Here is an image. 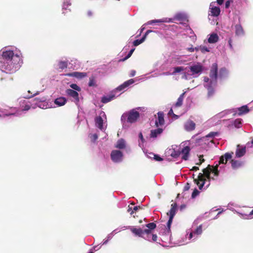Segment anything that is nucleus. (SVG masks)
Listing matches in <instances>:
<instances>
[{"label":"nucleus","mask_w":253,"mask_h":253,"mask_svg":"<svg viewBox=\"0 0 253 253\" xmlns=\"http://www.w3.org/2000/svg\"><path fill=\"white\" fill-rule=\"evenodd\" d=\"M21 53L15 47H5L0 50V69L3 72L12 74L21 66Z\"/></svg>","instance_id":"nucleus-1"},{"label":"nucleus","mask_w":253,"mask_h":253,"mask_svg":"<svg viewBox=\"0 0 253 253\" xmlns=\"http://www.w3.org/2000/svg\"><path fill=\"white\" fill-rule=\"evenodd\" d=\"M218 66L216 63H213L211 67L210 77H204V86L207 89L208 96L209 97L212 96L214 93V88L217 84V79L218 77L220 79L225 78L228 75V71L225 68H222L219 70V74H217Z\"/></svg>","instance_id":"nucleus-2"},{"label":"nucleus","mask_w":253,"mask_h":253,"mask_svg":"<svg viewBox=\"0 0 253 253\" xmlns=\"http://www.w3.org/2000/svg\"><path fill=\"white\" fill-rule=\"evenodd\" d=\"M203 173H199L197 178H194V181L198 186L200 190L207 189L210 186V180H214V176L217 177L219 175L218 166L211 167L209 165L202 170Z\"/></svg>","instance_id":"nucleus-3"},{"label":"nucleus","mask_w":253,"mask_h":253,"mask_svg":"<svg viewBox=\"0 0 253 253\" xmlns=\"http://www.w3.org/2000/svg\"><path fill=\"white\" fill-rule=\"evenodd\" d=\"M134 83V81L133 79H130L125 82L123 84H121L118 87H117L115 90H114V91L112 92L111 94L103 96L101 99V102L105 104L112 101L116 98V94H115V92L117 91L120 92L125 90L128 86Z\"/></svg>","instance_id":"nucleus-4"},{"label":"nucleus","mask_w":253,"mask_h":253,"mask_svg":"<svg viewBox=\"0 0 253 253\" xmlns=\"http://www.w3.org/2000/svg\"><path fill=\"white\" fill-rule=\"evenodd\" d=\"M138 108L133 109L128 112L124 113L121 116V120L123 124V127H125V124L127 122L130 124L135 123L140 117L139 112L137 111Z\"/></svg>","instance_id":"nucleus-5"},{"label":"nucleus","mask_w":253,"mask_h":253,"mask_svg":"<svg viewBox=\"0 0 253 253\" xmlns=\"http://www.w3.org/2000/svg\"><path fill=\"white\" fill-rule=\"evenodd\" d=\"M237 110H238V114L239 116H241L243 114H247L250 111L247 105H244L237 109H231L224 110L219 113L218 114H216L214 116V118L220 119L231 113L233 114V116H235L237 113Z\"/></svg>","instance_id":"nucleus-6"},{"label":"nucleus","mask_w":253,"mask_h":253,"mask_svg":"<svg viewBox=\"0 0 253 253\" xmlns=\"http://www.w3.org/2000/svg\"><path fill=\"white\" fill-rule=\"evenodd\" d=\"M122 228L124 229H129L132 233L135 236L141 237L147 241L151 242L152 232L145 233L144 231H142V228H136L134 226H124Z\"/></svg>","instance_id":"nucleus-7"},{"label":"nucleus","mask_w":253,"mask_h":253,"mask_svg":"<svg viewBox=\"0 0 253 253\" xmlns=\"http://www.w3.org/2000/svg\"><path fill=\"white\" fill-rule=\"evenodd\" d=\"M187 234L188 236V239L191 240L192 241H195L198 238L199 236L201 235L203 232L202 225H200L196 228V229L193 231H191V229H188L187 231Z\"/></svg>","instance_id":"nucleus-8"},{"label":"nucleus","mask_w":253,"mask_h":253,"mask_svg":"<svg viewBox=\"0 0 253 253\" xmlns=\"http://www.w3.org/2000/svg\"><path fill=\"white\" fill-rule=\"evenodd\" d=\"M110 158L114 163L120 164L123 161L124 154L120 150H114L111 152Z\"/></svg>","instance_id":"nucleus-9"},{"label":"nucleus","mask_w":253,"mask_h":253,"mask_svg":"<svg viewBox=\"0 0 253 253\" xmlns=\"http://www.w3.org/2000/svg\"><path fill=\"white\" fill-rule=\"evenodd\" d=\"M190 72L194 78H197L202 73L204 68L201 63L193 64L189 67Z\"/></svg>","instance_id":"nucleus-10"},{"label":"nucleus","mask_w":253,"mask_h":253,"mask_svg":"<svg viewBox=\"0 0 253 253\" xmlns=\"http://www.w3.org/2000/svg\"><path fill=\"white\" fill-rule=\"evenodd\" d=\"M106 117L105 113L103 111H101L99 115L96 116L94 119L95 126L101 131H105L106 127L103 126V120L102 117Z\"/></svg>","instance_id":"nucleus-11"},{"label":"nucleus","mask_w":253,"mask_h":253,"mask_svg":"<svg viewBox=\"0 0 253 253\" xmlns=\"http://www.w3.org/2000/svg\"><path fill=\"white\" fill-rule=\"evenodd\" d=\"M0 112L2 114V117L10 116H16V109L9 106H5L3 108H0Z\"/></svg>","instance_id":"nucleus-12"},{"label":"nucleus","mask_w":253,"mask_h":253,"mask_svg":"<svg viewBox=\"0 0 253 253\" xmlns=\"http://www.w3.org/2000/svg\"><path fill=\"white\" fill-rule=\"evenodd\" d=\"M79 91L74 90L72 89H67L65 93L67 96L72 98V101H73L77 105H79L80 102Z\"/></svg>","instance_id":"nucleus-13"},{"label":"nucleus","mask_w":253,"mask_h":253,"mask_svg":"<svg viewBox=\"0 0 253 253\" xmlns=\"http://www.w3.org/2000/svg\"><path fill=\"white\" fill-rule=\"evenodd\" d=\"M181 150L177 146H172V148L167 151V153L174 158H177L180 155Z\"/></svg>","instance_id":"nucleus-14"},{"label":"nucleus","mask_w":253,"mask_h":253,"mask_svg":"<svg viewBox=\"0 0 253 253\" xmlns=\"http://www.w3.org/2000/svg\"><path fill=\"white\" fill-rule=\"evenodd\" d=\"M65 76L75 77L78 79H83L87 76V73L85 72H74L65 74Z\"/></svg>","instance_id":"nucleus-15"},{"label":"nucleus","mask_w":253,"mask_h":253,"mask_svg":"<svg viewBox=\"0 0 253 253\" xmlns=\"http://www.w3.org/2000/svg\"><path fill=\"white\" fill-rule=\"evenodd\" d=\"M235 36L238 37H242L245 35V31L240 24H237L234 26Z\"/></svg>","instance_id":"nucleus-16"},{"label":"nucleus","mask_w":253,"mask_h":253,"mask_svg":"<svg viewBox=\"0 0 253 253\" xmlns=\"http://www.w3.org/2000/svg\"><path fill=\"white\" fill-rule=\"evenodd\" d=\"M215 2H212L210 4V9H211V15L214 17L218 16L220 13V9L219 7L214 6Z\"/></svg>","instance_id":"nucleus-17"},{"label":"nucleus","mask_w":253,"mask_h":253,"mask_svg":"<svg viewBox=\"0 0 253 253\" xmlns=\"http://www.w3.org/2000/svg\"><path fill=\"white\" fill-rule=\"evenodd\" d=\"M233 154V152L226 153L224 156H221L219 159V164H226L229 160H231Z\"/></svg>","instance_id":"nucleus-18"},{"label":"nucleus","mask_w":253,"mask_h":253,"mask_svg":"<svg viewBox=\"0 0 253 253\" xmlns=\"http://www.w3.org/2000/svg\"><path fill=\"white\" fill-rule=\"evenodd\" d=\"M191 149L189 146H186L181 150L180 154H182V159L184 161L188 160Z\"/></svg>","instance_id":"nucleus-19"},{"label":"nucleus","mask_w":253,"mask_h":253,"mask_svg":"<svg viewBox=\"0 0 253 253\" xmlns=\"http://www.w3.org/2000/svg\"><path fill=\"white\" fill-rule=\"evenodd\" d=\"M114 146L119 150L124 149L126 146V142L124 138H120L117 140Z\"/></svg>","instance_id":"nucleus-20"},{"label":"nucleus","mask_w":253,"mask_h":253,"mask_svg":"<svg viewBox=\"0 0 253 253\" xmlns=\"http://www.w3.org/2000/svg\"><path fill=\"white\" fill-rule=\"evenodd\" d=\"M195 123L190 120H188L184 124V128L187 131H191L195 129Z\"/></svg>","instance_id":"nucleus-21"},{"label":"nucleus","mask_w":253,"mask_h":253,"mask_svg":"<svg viewBox=\"0 0 253 253\" xmlns=\"http://www.w3.org/2000/svg\"><path fill=\"white\" fill-rule=\"evenodd\" d=\"M208 42L210 43H215L219 40V37L216 33H212L208 35Z\"/></svg>","instance_id":"nucleus-22"},{"label":"nucleus","mask_w":253,"mask_h":253,"mask_svg":"<svg viewBox=\"0 0 253 253\" xmlns=\"http://www.w3.org/2000/svg\"><path fill=\"white\" fill-rule=\"evenodd\" d=\"M246 152V147H241L239 145H237L236 151V157L237 158H241L244 156Z\"/></svg>","instance_id":"nucleus-23"},{"label":"nucleus","mask_w":253,"mask_h":253,"mask_svg":"<svg viewBox=\"0 0 253 253\" xmlns=\"http://www.w3.org/2000/svg\"><path fill=\"white\" fill-rule=\"evenodd\" d=\"M165 120L164 118V114L162 112L158 113V119L156 120L155 125L157 127L159 126H162L164 124Z\"/></svg>","instance_id":"nucleus-24"},{"label":"nucleus","mask_w":253,"mask_h":253,"mask_svg":"<svg viewBox=\"0 0 253 253\" xmlns=\"http://www.w3.org/2000/svg\"><path fill=\"white\" fill-rule=\"evenodd\" d=\"M163 129L162 128H157L156 129H152L150 134L151 138H155L158 136L162 133Z\"/></svg>","instance_id":"nucleus-25"},{"label":"nucleus","mask_w":253,"mask_h":253,"mask_svg":"<svg viewBox=\"0 0 253 253\" xmlns=\"http://www.w3.org/2000/svg\"><path fill=\"white\" fill-rule=\"evenodd\" d=\"M71 5V0H64L62 4V14L65 15V10H69L71 11V9L68 7Z\"/></svg>","instance_id":"nucleus-26"},{"label":"nucleus","mask_w":253,"mask_h":253,"mask_svg":"<svg viewBox=\"0 0 253 253\" xmlns=\"http://www.w3.org/2000/svg\"><path fill=\"white\" fill-rule=\"evenodd\" d=\"M145 227H147V228H142V231H144L145 233H148L152 232L153 230L156 228V224L154 222H150L146 224L145 225Z\"/></svg>","instance_id":"nucleus-27"},{"label":"nucleus","mask_w":253,"mask_h":253,"mask_svg":"<svg viewBox=\"0 0 253 253\" xmlns=\"http://www.w3.org/2000/svg\"><path fill=\"white\" fill-rule=\"evenodd\" d=\"M67 102V99L64 97H60L56 98L54 103L58 106H62L66 104Z\"/></svg>","instance_id":"nucleus-28"},{"label":"nucleus","mask_w":253,"mask_h":253,"mask_svg":"<svg viewBox=\"0 0 253 253\" xmlns=\"http://www.w3.org/2000/svg\"><path fill=\"white\" fill-rule=\"evenodd\" d=\"M231 167L233 169H237L243 166L244 164L243 162L235 160H231Z\"/></svg>","instance_id":"nucleus-29"},{"label":"nucleus","mask_w":253,"mask_h":253,"mask_svg":"<svg viewBox=\"0 0 253 253\" xmlns=\"http://www.w3.org/2000/svg\"><path fill=\"white\" fill-rule=\"evenodd\" d=\"M171 209L169 210V212L168 213V214L169 215V217L173 218L176 213V211L177 210V204L176 203H173L171 206Z\"/></svg>","instance_id":"nucleus-30"},{"label":"nucleus","mask_w":253,"mask_h":253,"mask_svg":"<svg viewBox=\"0 0 253 253\" xmlns=\"http://www.w3.org/2000/svg\"><path fill=\"white\" fill-rule=\"evenodd\" d=\"M173 218L169 217V220L167 223V228L166 229L165 234L168 236H170V226L172 222Z\"/></svg>","instance_id":"nucleus-31"},{"label":"nucleus","mask_w":253,"mask_h":253,"mask_svg":"<svg viewBox=\"0 0 253 253\" xmlns=\"http://www.w3.org/2000/svg\"><path fill=\"white\" fill-rule=\"evenodd\" d=\"M167 22L166 20L164 19H155L152 20H150L148 21L147 23H145L144 25H154L156 23H164Z\"/></svg>","instance_id":"nucleus-32"},{"label":"nucleus","mask_w":253,"mask_h":253,"mask_svg":"<svg viewBox=\"0 0 253 253\" xmlns=\"http://www.w3.org/2000/svg\"><path fill=\"white\" fill-rule=\"evenodd\" d=\"M184 94H185V92L182 93L179 96V97L177 99L176 102L175 104V107H179L182 105Z\"/></svg>","instance_id":"nucleus-33"},{"label":"nucleus","mask_w":253,"mask_h":253,"mask_svg":"<svg viewBox=\"0 0 253 253\" xmlns=\"http://www.w3.org/2000/svg\"><path fill=\"white\" fill-rule=\"evenodd\" d=\"M58 66L59 69L63 70V69L67 68L68 62H67V61H60L59 62Z\"/></svg>","instance_id":"nucleus-34"},{"label":"nucleus","mask_w":253,"mask_h":253,"mask_svg":"<svg viewBox=\"0 0 253 253\" xmlns=\"http://www.w3.org/2000/svg\"><path fill=\"white\" fill-rule=\"evenodd\" d=\"M182 79H185V80H190V79H192V78H194L192 76V75H191V73H189V72H183L182 73Z\"/></svg>","instance_id":"nucleus-35"},{"label":"nucleus","mask_w":253,"mask_h":253,"mask_svg":"<svg viewBox=\"0 0 253 253\" xmlns=\"http://www.w3.org/2000/svg\"><path fill=\"white\" fill-rule=\"evenodd\" d=\"M184 67L182 66H176L173 68V71L172 73V75H175L176 73H180L184 71Z\"/></svg>","instance_id":"nucleus-36"},{"label":"nucleus","mask_w":253,"mask_h":253,"mask_svg":"<svg viewBox=\"0 0 253 253\" xmlns=\"http://www.w3.org/2000/svg\"><path fill=\"white\" fill-rule=\"evenodd\" d=\"M233 125L236 128H240L242 125V120L240 119H236L233 122Z\"/></svg>","instance_id":"nucleus-37"},{"label":"nucleus","mask_w":253,"mask_h":253,"mask_svg":"<svg viewBox=\"0 0 253 253\" xmlns=\"http://www.w3.org/2000/svg\"><path fill=\"white\" fill-rule=\"evenodd\" d=\"M138 137L139 139L140 140V142H139L138 145L140 147H142L143 146V143L145 142V139L143 136V134L141 132H140L138 134Z\"/></svg>","instance_id":"nucleus-38"},{"label":"nucleus","mask_w":253,"mask_h":253,"mask_svg":"<svg viewBox=\"0 0 253 253\" xmlns=\"http://www.w3.org/2000/svg\"><path fill=\"white\" fill-rule=\"evenodd\" d=\"M219 135V133L218 132H210L209 134H208L206 136V138H213L216 136H218Z\"/></svg>","instance_id":"nucleus-39"},{"label":"nucleus","mask_w":253,"mask_h":253,"mask_svg":"<svg viewBox=\"0 0 253 253\" xmlns=\"http://www.w3.org/2000/svg\"><path fill=\"white\" fill-rule=\"evenodd\" d=\"M46 98L45 97H42L40 98H35L34 99V100L36 101V102L35 103V105L38 106L40 107V106L38 105V103L44 102L46 100Z\"/></svg>","instance_id":"nucleus-40"},{"label":"nucleus","mask_w":253,"mask_h":253,"mask_svg":"<svg viewBox=\"0 0 253 253\" xmlns=\"http://www.w3.org/2000/svg\"><path fill=\"white\" fill-rule=\"evenodd\" d=\"M71 89L80 92L81 91V88L76 84H72L70 85Z\"/></svg>","instance_id":"nucleus-41"},{"label":"nucleus","mask_w":253,"mask_h":253,"mask_svg":"<svg viewBox=\"0 0 253 253\" xmlns=\"http://www.w3.org/2000/svg\"><path fill=\"white\" fill-rule=\"evenodd\" d=\"M114 234H113V233H110L109 234L107 237L106 239H104L103 241L102 242V245H106L108 243L109 240H110L113 237Z\"/></svg>","instance_id":"nucleus-42"},{"label":"nucleus","mask_w":253,"mask_h":253,"mask_svg":"<svg viewBox=\"0 0 253 253\" xmlns=\"http://www.w3.org/2000/svg\"><path fill=\"white\" fill-rule=\"evenodd\" d=\"M88 84L90 87L96 86V82L94 77H91L89 78V81Z\"/></svg>","instance_id":"nucleus-43"},{"label":"nucleus","mask_w":253,"mask_h":253,"mask_svg":"<svg viewBox=\"0 0 253 253\" xmlns=\"http://www.w3.org/2000/svg\"><path fill=\"white\" fill-rule=\"evenodd\" d=\"M200 51H201L202 53H205L210 52V48L207 46L201 45L200 46Z\"/></svg>","instance_id":"nucleus-44"},{"label":"nucleus","mask_w":253,"mask_h":253,"mask_svg":"<svg viewBox=\"0 0 253 253\" xmlns=\"http://www.w3.org/2000/svg\"><path fill=\"white\" fill-rule=\"evenodd\" d=\"M134 50H135L134 48L131 49L130 50V51H129V52L127 53V55L125 57H124V58L121 59L120 61H124L127 59L128 58H129L131 56V55L132 54V53L134 52Z\"/></svg>","instance_id":"nucleus-45"},{"label":"nucleus","mask_w":253,"mask_h":253,"mask_svg":"<svg viewBox=\"0 0 253 253\" xmlns=\"http://www.w3.org/2000/svg\"><path fill=\"white\" fill-rule=\"evenodd\" d=\"M144 41H145L141 38L140 39L134 40L133 42V44L134 46H136L143 42Z\"/></svg>","instance_id":"nucleus-46"},{"label":"nucleus","mask_w":253,"mask_h":253,"mask_svg":"<svg viewBox=\"0 0 253 253\" xmlns=\"http://www.w3.org/2000/svg\"><path fill=\"white\" fill-rule=\"evenodd\" d=\"M90 138L91 139V142H95V141L98 139V135L96 133H94L93 134H90L89 135Z\"/></svg>","instance_id":"nucleus-47"},{"label":"nucleus","mask_w":253,"mask_h":253,"mask_svg":"<svg viewBox=\"0 0 253 253\" xmlns=\"http://www.w3.org/2000/svg\"><path fill=\"white\" fill-rule=\"evenodd\" d=\"M200 193V192L197 190V188H195L193 191L191 195L192 198H196Z\"/></svg>","instance_id":"nucleus-48"},{"label":"nucleus","mask_w":253,"mask_h":253,"mask_svg":"<svg viewBox=\"0 0 253 253\" xmlns=\"http://www.w3.org/2000/svg\"><path fill=\"white\" fill-rule=\"evenodd\" d=\"M152 32H156L154 31L151 30H148L146 31V32L145 33V34L143 35L142 38L145 41L146 39L147 36L149 34L152 33Z\"/></svg>","instance_id":"nucleus-49"},{"label":"nucleus","mask_w":253,"mask_h":253,"mask_svg":"<svg viewBox=\"0 0 253 253\" xmlns=\"http://www.w3.org/2000/svg\"><path fill=\"white\" fill-rule=\"evenodd\" d=\"M232 206H236V204H235L234 203H232V202H230L229 203L227 207V209L232 211H234V209L233 208H232Z\"/></svg>","instance_id":"nucleus-50"},{"label":"nucleus","mask_w":253,"mask_h":253,"mask_svg":"<svg viewBox=\"0 0 253 253\" xmlns=\"http://www.w3.org/2000/svg\"><path fill=\"white\" fill-rule=\"evenodd\" d=\"M239 214L241 215V217L242 218H245L244 216V215L245 216H251L252 215H253V210L250 212V213L248 214V215H246V214H243L241 213H240L239 212H237Z\"/></svg>","instance_id":"nucleus-51"},{"label":"nucleus","mask_w":253,"mask_h":253,"mask_svg":"<svg viewBox=\"0 0 253 253\" xmlns=\"http://www.w3.org/2000/svg\"><path fill=\"white\" fill-rule=\"evenodd\" d=\"M145 26L146 25H144L143 24L141 27V28L139 30H138V32H139V34L137 35V37L140 36L141 35L142 33L145 29Z\"/></svg>","instance_id":"nucleus-52"},{"label":"nucleus","mask_w":253,"mask_h":253,"mask_svg":"<svg viewBox=\"0 0 253 253\" xmlns=\"http://www.w3.org/2000/svg\"><path fill=\"white\" fill-rule=\"evenodd\" d=\"M153 159L159 162L162 161L163 160V159L159 155L157 154H155V156L154 157Z\"/></svg>","instance_id":"nucleus-53"},{"label":"nucleus","mask_w":253,"mask_h":253,"mask_svg":"<svg viewBox=\"0 0 253 253\" xmlns=\"http://www.w3.org/2000/svg\"><path fill=\"white\" fill-rule=\"evenodd\" d=\"M31 108V105L30 104H26L24 108H23V110L24 111H28Z\"/></svg>","instance_id":"nucleus-54"},{"label":"nucleus","mask_w":253,"mask_h":253,"mask_svg":"<svg viewBox=\"0 0 253 253\" xmlns=\"http://www.w3.org/2000/svg\"><path fill=\"white\" fill-rule=\"evenodd\" d=\"M225 210H224V209H222L221 211H218V212L217 213V214H216V215L215 216H214L212 219H216L218 218L220 214H221L223 211H224Z\"/></svg>","instance_id":"nucleus-55"},{"label":"nucleus","mask_w":253,"mask_h":253,"mask_svg":"<svg viewBox=\"0 0 253 253\" xmlns=\"http://www.w3.org/2000/svg\"><path fill=\"white\" fill-rule=\"evenodd\" d=\"M190 188V185L189 183H187L184 187L183 190L186 191H188Z\"/></svg>","instance_id":"nucleus-56"},{"label":"nucleus","mask_w":253,"mask_h":253,"mask_svg":"<svg viewBox=\"0 0 253 253\" xmlns=\"http://www.w3.org/2000/svg\"><path fill=\"white\" fill-rule=\"evenodd\" d=\"M147 156L148 158H150V159H153L154 157L155 156V154L153 153H152V152H150V153H148L147 154Z\"/></svg>","instance_id":"nucleus-57"},{"label":"nucleus","mask_w":253,"mask_h":253,"mask_svg":"<svg viewBox=\"0 0 253 253\" xmlns=\"http://www.w3.org/2000/svg\"><path fill=\"white\" fill-rule=\"evenodd\" d=\"M184 15L182 14H178L176 15V19L178 20H182L183 19Z\"/></svg>","instance_id":"nucleus-58"},{"label":"nucleus","mask_w":253,"mask_h":253,"mask_svg":"<svg viewBox=\"0 0 253 253\" xmlns=\"http://www.w3.org/2000/svg\"><path fill=\"white\" fill-rule=\"evenodd\" d=\"M157 239V235L152 233L151 241H156Z\"/></svg>","instance_id":"nucleus-59"},{"label":"nucleus","mask_w":253,"mask_h":253,"mask_svg":"<svg viewBox=\"0 0 253 253\" xmlns=\"http://www.w3.org/2000/svg\"><path fill=\"white\" fill-rule=\"evenodd\" d=\"M39 94V91H36L34 94H32L31 95L27 96V97H25V98H31L32 97H33V96H36V95H38Z\"/></svg>","instance_id":"nucleus-60"},{"label":"nucleus","mask_w":253,"mask_h":253,"mask_svg":"<svg viewBox=\"0 0 253 253\" xmlns=\"http://www.w3.org/2000/svg\"><path fill=\"white\" fill-rule=\"evenodd\" d=\"M253 145V139H252L251 141V143L250 142H248L247 144V146L248 147H252Z\"/></svg>","instance_id":"nucleus-61"},{"label":"nucleus","mask_w":253,"mask_h":253,"mask_svg":"<svg viewBox=\"0 0 253 253\" xmlns=\"http://www.w3.org/2000/svg\"><path fill=\"white\" fill-rule=\"evenodd\" d=\"M228 44H229V46L230 47V48L232 49L233 48V46H232V40L231 39H230L228 40Z\"/></svg>","instance_id":"nucleus-62"},{"label":"nucleus","mask_w":253,"mask_h":253,"mask_svg":"<svg viewBox=\"0 0 253 253\" xmlns=\"http://www.w3.org/2000/svg\"><path fill=\"white\" fill-rule=\"evenodd\" d=\"M199 161L200 162V164L203 163L205 161V160L203 159V156H200L199 157Z\"/></svg>","instance_id":"nucleus-63"},{"label":"nucleus","mask_w":253,"mask_h":253,"mask_svg":"<svg viewBox=\"0 0 253 253\" xmlns=\"http://www.w3.org/2000/svg\"><path fill=\"white\" fill-rule=\"evenodd\" d=\"M230 4V2L229 0L226 1L225 4V8H227L229 7Z\"/></svg>","instance_id":"nucleus-64"}]
</instances>
